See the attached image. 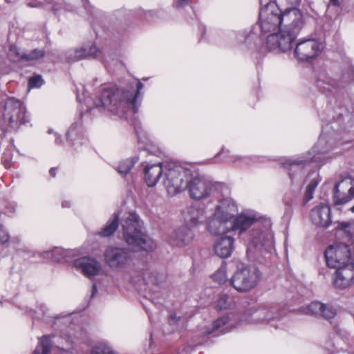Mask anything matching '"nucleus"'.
<instances>
[{
    "mask_svg": "<svg viewBox=\"0 0 354 354\" xmlns=\"http://www.w3.org/2000/svg\"><path fill=\"white\" fill-rule=\"evenodd\" d=\"M322 129L317 144L307 153L286 157L281 160V165L287 170L290 189L297 198L305 182H308L304 196V203L313 198V194L320 182L319 173L309 167L310 162L325 164L330 158L327 154L334 149L344 138L343 133L351 127L350 115L339 113L337 118L326 120L321 116Z\"/></svg>",
    "mask_w": 354,
    "mask_h": 354,
    "instance_id": "1",
    "label": "nucleus"
},
{
    "mask_svg": "<svg viewBox=\"0 0 354 354\" xmlns=\"http://www.w3.org/2000/svg\"><path fill=\"white\" fill-rule=\"evenodd\" d=\"M143 86V84L137 80L131 82L125 88L105 86L102 88L98 98L95 100L87 95L86 90L83 88L82 97L79 91H77L76 97L80 103L85 104L86 111L97 108L122 118L128 112H131L133 114L138 113L142 100L141 91Z\"/></svg>",
    "mask_w": 354,
    "mask_h": 354,
    "instance_id": "2",
    "label": "nucleus"
},
{
    "mask_svg": "<svg viewBox=\"0 0 354 354\" xmlns=\"http://www.w3.org/2000/svg\"><path fill=\"white\" fill-rule=\"evenodd\" d=\"M259 20L257 24L261 30L259 38L254 32V28L249 33L242 30L236 34L239 41H244L250 48L258 50V42L264 38L263 35L270 34L279 30L285 26V17L290 14L302 16L301 11L297 8H287L284 11L279 8L277 0H260Z\"/></svg>",
    "mask_w": 354,
    "mask_h": 354,
    "instance_id": "3",
    "label": "nucleus"
},
{
    "mask_svg": "<svg viewBox=\"0 0 354 354\" xmlns=\"http://www.w3.org/2000/svg\"><path fill=\"white\" fill-rule=\"evenodd\" d=\"M304 25L303 16L290 14L285 17V26L277 31L268 35L265 46L268 51L274 53H287L292 49V44Z\"/></svg>",
    "mask_w": 354,
    "mask_h": 354,
    "instance_id": "4",
    "label": "nucleus"
},
{
    "mask_svg": "<svg viewBox=\"0 0 354 354\" xmlns=\"http://www.w3.org/2000/svg\"><path fill=\"white\" fill-rule=\"evenodd\" d=\"M125 242L134 252H151L156 248V243L145 232L143 222L138 215L129 213L121 221Z\"/></svg>",
    "mask_w": 354,
    "mask_h": 354,
    "instance_id": "5",
    "label": "nucleus"
},
{
    "mask_svg": "<svg viewBox=\"0 0 354 354\" xmlns=\"http://www.w3.org/2000/svg\"><path fill=\"white\" fill-rule=\"evenodd\" d=\"M193 176L190 168L176 162H165L162 183L169 195H175L185 190L188 179Z\"/></svg>",
    "mask_w": 354,
    "mask_h": 354,
    "instance_id": "6",
    "label": "nucleus"
},
{
    "mask_svg": "<svg viewBox=\"0 0 354 354\" xmlns=\"http://www.w3.org/2000/svg\"><path fill=\"white\" fill-rule=\"evenodd\" d=\"M274 250V236L270 230V225L263 229H252L247 248L248 256L254 259L258 253L266 256L271 254Z\"/></svg>",
    "mask_w": 354,
    "mask_h": 354,
    "instance_id": "7",
    "label": "nucleus"
},
{
    "mask_svg": "<svg viewBox=\"0 0 354 354\" xmlns=\"http://www.w3.org/2000/svg\"><path fill=\"white\" fill-rule=\"evenodd\" d=\"M261 277L259 269L252 265L241 264L230 281L233 288L240 292H246L257 285Z\"/></svg>",
    "mask_w": 354,
    "mask_h": 354,
    "instance_id": "8",
    "label": "nucleus"
},
{
    "mask_svg": "<svg viewBox=\"0 0 354 354\" xmlns=\"http://www.w3.org/2000/svg\"><path fill=\"white\" fill-rule=\"evenodd\" d=\"M279 317L278 309L270 304H263L248 308L241 315L238 325L270 324Z\"/></svg>",
    "mask_w": 354,
    "mask_h": 354,
    "instance_id": "9",
    "label": "nucleus"
},
{
    "mask_svg": "<svg viewBox=\"0 0 354 354\" xmlns=\"http://www.w3.org/2000/svg\"><path fill=\"white\" fill-rule=\"evenodd\" d=\"M326 264L330 268L343 266L354 262V245L335 243L326 248L324 252Z\"/></svg>",
    "mask_w": 354,
    "mask_h": 354,
    "instance_id": "10",
    "label": "nucleus"
},
{
    "mask_svg": "<svg viewBox=\"0 0 354 354\" xmlns=\"http://www.w3.org/2000/svg\"><path fill=\"white\" fill-rule=\"evenodd\" d=\"M3 118L9 126L15 129L29 121L23 104L15 98H8L4 106Z\"/></svg>",
    "mask_w": 354,
    "mask_h": 354,
    "instance_id": "11",
    "label": "nucleus"
},
{
    "mask_svg": "<svg viewBox=\"0 0 354 354\" xmlns=\"http://www.w3.org/2000/svg\"><path fill=\"white\" fill-rule=\"evenodd\" d=\"M107 266L113 270L124 269L132 261V252L127 248L110 246L104 252Z\"/></svg>",
    "mask_w": 354,
    "mask_h": 354,
    "instance_id": "12",
    "label": "nucleus"
},
{
    "mask_svg": "<svg viewBox=\"0 0 354 354\" xmlns=\"http://www.w3.org/2000/svg\"><path fill=\"white\" fill-rule=\"evenodd\" d=\"M213 183L205 176L196 174L188 179L187 187L189 196L196 201L206 199L212 193Z\"/></svg>",
    "mask_w": 354,
    "mask_h": 354,
    "instance_id": "13",
    "label": "nucleus"
},
{
    "mask_svg": "<svg viewBox=\"0 0 354 354\" xmlns=\"http://www.w3.org/2000/svg\"><path fill=\"white\" fill-rule=\"evenodd\" d=\"M322 49V44L315 39H301L295 46L294 56L299 62H306L315 58Z\"/></svg>",
    "mask_w": 354,
    "mask_h": 354,
    "instance_id": "14",
    "label": "nucleus"
},
{
    "mask_svg": "<svg viewBox=\"0 0 354 354\" xmlns=\"http://www.w3.org/2000/svg\"><path fill=\"white\" fill-rule=\"evenodd\" d=\"M354 81V68L349 66L348 72L344 74L341 80L329 77L325 73H321L317 77V86L322 93L337 91L344 82Z\"/></svg>",
    "mask_w": 354,
    "mask_h": 354,
    "instance_id": "15",
    "label": "nucleus"
},
{
    "mask_svg": "<svg viewBox=\"0 0 354 354\" xmlns=\"http://www.w3.org/2000/svg\"><path fill=\"white\" fill-rule=\"evenodd\" d=\"M354 198V178L347 176L335 183L333 198L335 205H344Z\"/></svg>",
    "mask_w": 354,
    "mask_h": 354,
    "instance_id": "16",
    "label": "nucleus"
},
{
    "mask_svg": "<svg viewBox=\"0 0 354 354\" xmlns=\"http://www.w3.org/2000/svg\"><path fill=\"white\" fill-rule=\"evenodd\" d=\"M312 223L318 227L327 228L331 223V210L328 205L319 203L314 207L310 212Z\"/></svg>",
    "mask_w": 354,
    "mask_h": 354,
    "instance_id": "17",
    "label": "nucleus"
},
{
    "mask_svg": "<svg viewBox=\"0 0 354 354\" xmlns=\"http://www.w3.org/2000/svg\"><path fill=\"white\" fill-rule=\"evenodd\" d=\"M257 221V218L254 211L245 210L232 219L231 233L234 232L241 236Z\"/></svg>",
    "mask_w": 354,
    "mask_h": 354,
    "instance_id": "18",
    "label": "nucleus"
},
{
    "mask_svg": "<svg viewBox=\"0 0 354 354\" xmlns=\"http://www.w3.org/2000/svg\"><path fill=\"white\" fill-rule=\"evenodd\" d=\"M74 266L89 279L99 275L102 269V263L95 258L90 257H83L76 259Z\"/></svg>",
    "mask_w": 354,
    "mask_h": 354,
    "instance_id": "19",
    "label": "nucleus"
},
{
    "mask_svg": "<svg viewBox=\"0 0 354 354\" xmlns=\"http://www.w3.org/2000/svg\"><path fill=\"white\" fill-rule=\"evenodd\" d=\"M185 225L194 227L202 224L206 219L205 210L197 205L187 207L182 212Z\"/></svg>",
    "mask_w": 354,
    "mask_h": 354,
    "instance_id": "20",
    "label": "nucleus"
},
{
    "mask_svg": "<svg viewBox=\"0 0 354 354\" xmlns=\"http://www.w3.org/2000/svg\"><path fill=\"white\" fill-rule=\"evenodd\" d=\"M231 224L230 222L219 216L218 212H214L209 219L207 230L212 235H227L231 233Z\"/></svg>",
    "mask_w": 354,
    "mask_h": 354,
    "instance_id": "21",
    "label": "nucleus"
},
{
    "mask_svg": "<svg viewBox=\"0 0 354 354\" xmlns=\"http://www.w3.org/2000/svg\"><path fill=\"white\" fill-rule=\"evenodd\" d=\"M194 237L193 231L189 227L185 225L171 234L169 242L174 246L184 247L190 244Z\"/></svg>",
    "mask_w": 354,
    "mask_h": 354,
    "instance_id": "22",
    "label": "nucleus"
},
{
    "mask_svg": "<svg viewBox=\"0 0 354 354\" xmlns=\"http://www.w3.org/2000/svg\"><path fill=\"white\" fill-rule=\"evenodd\" d=\"M234 239L231 235L218 237L214 243L213 250L215 254L222 259L228 258L234 250Z\"/></svg>",
    "mask_w": 354,
    "mask_h": 354,
    "instance_id": "23",
    "label": "nucleus"
},
{
    "mask_svg": "<svg viewBox=\"0 0 354 354\" xmlns=\"http://www.w3.org/2000/svg\"><path fill=\"white\" fill-rule=\"evenodd\" d=\"M307 313L319 315L323 318L330 320L337 315V308L329 304H323L319 301H313L307 306Z\"/></svg>",
    "mask_w": 354,
    "mask_h": 354,
    "instance_id": "24",
    "label": "nucleus"
},
{
    "mask_svg": "<svg viewBox=\"0 0 354 354\" xmlns=\"http://www.w3.org/2000/svg\"><path fill=\"white\" fill-rule=\"evenodd\" d=\"M165 162L147 165L145 167V180L149 187L155 186L164 175Z\"/></svg>",
    "mask_w": 354,
    "mask_h": 354,
    "instance_id": "25",
    "label": "nucleus"
},
{
    "mask_svg": "<svg viewBox=\"0 0 354 354\" xmlns=\"http://www.w3.org/2000/svg\"><path fill=\"white\" fill-rule=\"evenodd\" d=\"M236 212L237 206L235 202L232 198H226L219 201L214 212H218L219 216L232 222Z\"/></svg>",
    "mask_w": 354,
    "mask_h": 354,
    "instance_id": "26",
    "label": "nucleus"
},
{
    "mask_svg": "<svg viewBox=\"0 0 354 354\" xmlns=\"http://www.w3.org/2000/svg\"><path fill=\"white\" fill-rule=\"evenodd\" d=\"M70 59L76 61L83 58H95L100 54V49L95 45L86 46L70 50Z\"/></svg>",
    "mask_w": 354,
    "mask_h": 354,
    "instance_id": "27",
    "label": "nucleus"
},
{
    "mask_svg": "<svg viewBox=\"0 0 354 354\" xmlns=\"http://www.w3.org/2000/svg\"><path fill=\"white\" fill-rule=\"evenodd\" d=\"M235 327L236 326L230 323L229 317L224 316L215 320L212 327L211 328H207L205 333L209 335L214 334V335H218L219 334L228 333Z\"/></svg>",
    "mask_w": 354,
    "mask_h": 354,
    "instance_id": "28",
    "label": "nucleus"
},
{
    "mask_svg": "<svg viewBox=\"0 0 354 354\" xmlns=\"http://www.w3.org/2000/svg\"><path fill=\"white\" fill-rule=\"evenodd\" d=\"M221 155L224 156V159L225 161L232 162L236 165L239 166L248 165L253 161V158H256V157L252 156H241L238 155L230 154L229 150H225L223 148L221 150L219 153H217L216 158Z\"/></svg>",
    "mask_w": 354,
    "mask_h": 354,
    "instance_id": "29",
    "label": "nucleus"
},
{
    "mask_svg": "<svg viewBox=\"0 0 354 354\" xmlns=\"http://www.w3.org/2000/svg\"><path fill=\"white\" fill-rule=\"evenodd\" d=\"M119 216V212L114 214L113 218L108 221L104 228L98 232V234L104 237L113 234L118 227Z\"/></svg>",
    "mask_w": 354,
    "mask_h": 354,
    "instance_id": "30",
    "label": "nucleus"
},
{
    "mask_svg": "<svg viewBox=\"0 0 354 354\" xmlns=\"http://www.w3.org/2000/svg\"><path fill=\"white\" fill-rule=\"evenodd\" d=\"M138 158L137 156H133L121 160L119 162L118 166L117 167L118 172L120 175L125 176L130 172V171L133 167L135 164L138 162Z\"/></svg>",
    "mask_w": 354,
    "mask_h": 354,
    "instance_id": "31",
    "label": "nucleus"
},
{
    "mask_svg": "<svg viewBox=\"0 0 354 354\" xmlns=\"http://www.w3.org/2000/svg\"><path fill=\"white\" fill-rule=\"evenodd\" d=\"M91 354H120L111 347L106 342H99L95 344L92 349Z\"/></svg>",
    "mask_w": 354,
    "mask_h": 354,
    "instance_id": "32",
    "label": "nucleus"
},
{
    "mask_svg": "<svg viewBox=\"0 0 354 354\" xmlns=\"http://www.w3.org/2000/svg\"><path fill=\"white\" fill-rule=\"evenodd\" d=\"M41 256L44 258H50L53 262H59L61 260L64 259L66 252L64 248L55 247L51 251H45L42 252Z\"/></svg>",
    "mask_w": 354,
    "mask_h": 354,
    "instance_id": "33",
    "label": "nucleus"
},
{
    "mask_svg": "<svg viewBox=\"0 0 354 354\" xmlns=\"http://www.w3.org/2000/svg\"><path fill=\"white\" fill-rule=\"evenodd\" d=\"M40 346L37 347L33 354H48L51 348V342L48 336H42L39 338Z\"/></svg>",
    "mask_w": 354,
    "mask_h": 354,
    "instance_id": "34",
    "label": "nucleus"
},
{
    "mask_svg": "<svg viewBox=\"0 0 354 354\" xmlns=\"http://www.w3.org/2000/svg\"><path fill=\"white\" fill-rule=\"evenodd\" d=\"M337 228L344 232L351 241L354 242V222L339 223Z\"/></svg>",
    "mask_w": 354,
    "mask_h": 354,
    "instance_id": "35",
    "label": "nucleus"
},
{
    "mask_svg": "<svg viewBox=\"0 0 354 354\" xmlns=\"http://www.w3.org/2000/svg\"><path fill=\"white\" fill-rule=\"evenodd\" d=\"M212 279L220 284L225 283L227 281V266L225 264L221 265V266L212 275Z\"/></svg>",
    "mask_w": 354,
    "mask_h": 354,
    "instance_id": "36",
    "label": "nucleus"
},
{
    "mask_svg": "<svg viewBox=\"0 0 354 354\" xmlns=\"http://www.w3.org/2000/svg\"><path fill=\"white\" fill-rule=\"evenodd\" d=\"M8 56L9 59L13 62L24 61V54H21L19 52V50L15 46H10Z\"/></svg>",
    "mask_w": 354,
    "mask_h": 354,
    "instance_id": "37",
    "label": "nucleus"
},
{
    "mask_svg": "<svg viewBox=\"0 0 354 354\" xmlns=\"http://www.w3.org/2000/svg\"><path fill=\"white\" fill-rule=\"evenodd\" d=\"M45 55V51L41 49H35L29 53L24 54V61H33L42 58Z\"/></svg>",
    "mask_w": 354,
    "mask_h": 354,
    "instance_id": "38",
    "label": "nucleus"
},
{
    "mask_svg": "<svg viewBox=\"0 0 354 354\" xmlns=\"http://www.w3.org/2000/svg\"><path fill=\"white\" fill-rule=\"evenodd\" d=\"M231 298L227 295H222L217 301L216 307L218 310L226 309L231 304Z\"/></svg>",
    "mask_w": 354,
    "mask_h": 354,
    "instance_id": "39",
    "label": "nucleus"
},
{
    "mask_svg": "<svg viewBox=\"0 0 354 354\" xmlns=\"http://www.w3.org/2000/svg\"><path fill=\"white\" fill-rule=\"evenodd\" d=\"M44 84V80L41 75H37L31 77L28 81V86L30 88H38Z\"/></svg>",
    "mask_w": 354,
    "mask_h": 354,
    "instance_id": "40",
    "label": "nucleus"
},
{
    "mask_svg": "<svg viewBox=\"0 0 354 354\" xmlns=\"http://www.w3.org/2000/svg\"><path fill=\"white\" fill-rule=\"evenodd\" d=\"M43 316L44 318V321L46 322L51 324L52 326H53V327H54L55 324H56L57 320L58 322H59L61 319L64 318V317H59V316H56V317L49 316V315H46V312H44Z\"/></svg>",
    "mask_w": 354,
    "mask_h": 354,
    "instance_id": "41",
    "label": "nucleus"
},
{
    "mask_svg": "<svg viewBox=\"0 0 354 354\" xmlns=\"http://www.w3.org/2000/svg\"><path fill=\"white\" fill-rule=\"evenodd\" d=\"M9 240V235L3 226L0 224V243H5Z\"/></svg>",
    "mask_w": 354,
    "mask_h": 354,
    "instance_id": "42",
    "label": "nucleus"
},
{
    "mask_svg": "<svg viewBox=\"0 0 354 354\" xmlns=\"http://www.w3.org/2000/svg\"><path fill=\"white\" fill-rule=\"evenodd\" d=\"M183 321V318L177 317L175 313H171L168 319V322L170 325H175Z\"/></svg>",
    "mask_w": 354,
    "mask_h": 354,
    "instance_id": "43",
    "label": "nucleus"
},
{
    "mask_svg": "<svg viewBox=\"0 0 354 354\" xmlns=\"http://www.w3.org/2000/svg\"><path fill=\"white\" fill-rule=\"evenodd\" d=\"M191 0H174V5L176 8H183L189 4Z\"/></svg>",
    "mask_w": 354,
    "mask_h": 354,
    "instance_id": "44",
    "label": "nucleus"
},
{
    "mask_svg": "<svg viewBox=\"0 0 354 354\" xmlns=\"http://www.w3.org/2000/svg\"><path fill=\"white\" fill-rule=\"evenodd\" d=\"M325 348L327 350H328V354H353L350 351H344V350H337V351L331 350L330 351V348L327 346H326Z\"/></svg>",
    "mask_w": 354,
    "mask_h": 354,
    "instance_id": "45",
    "label": "nucleus"
},
{
    "mask_svg": "<svg viewBox=\"0 0 354 354\" xmlns=\"http://www.w3.org/2000/svg\"><path fill=\"white\" fill-rule=\"evenodd\" d=\"M148 151L149 153H151V154L156 155L159 151L158 149H156L154 147H152L151 149L149 148V146H147L146 149L143 151V152Z\"/></svg>",
    "mask_w": 354,
    "mask_h": 354,
    "instance_id": "46",
    "label": "nucleus"
},
{
    "mask_svg": "<svg viewBox=\"0 0 354 354\" xmlns=\"http://www.w3.org/2000/svg\"><path fill=\"white\" fill-rule=\"evenodd\" d=\"M97 285L95 283H93V286H92L91 297H93L95 296V295L97 293Z\"/></svg>",
    "mask_w": 354,
    "mask_h": 354,
    "instance_id": "47",
    "label": "nucleus"
},
{
    "mask_svg": "<svg viewBox=\"0 0 354 354\" xmlns=\"http://www.w3.org/2000/svg\"><path fill=\"white\" fill-rule=\"evenodd\" d=\"M56 170H57V168L55 167H52L50 168V171H49V174L51 176H53V178L55 177L56 176Z\"/></svg>",
    "mask_w": 354,
    "mask_h": 354,
    "instance_id": "48",
    "label": "nucleus"
},
{
    "mask_svg": "<svg viewBox=\"0 0 354 354\" xmlns=\"http://www.w3.org/2000/svg\"><path fill=\"white\" fill-rule=\"evenodd\" d=\"M55 143L57 145H59V144L62 143V140L59 138V135H57V133H55Z\"/></svg>",
    "mask_w": 354,
    "mask_h": 354,
    "instance_id": "49",
    "label": "nucleus"
},
{
    "mask_svg": "<svg viewBox=\"0 0 354 354\" xmlns=\"http://www.w3.org/2000/svg\"><path fill=\"white\" fill-rule=\"evenodd\" d=\"M15 210V206H11L7 208V210L6 212V214H11L13 213Z\"/></svg>",
    "mask_w": 354,
    "mask_h": 354,
    "instance_id": "50",
    "label": "nucleus"
},
{
    "mask_svg": "<svg viewBox=\"0 0 354 354\" xmlns=\"http://www.w3.org/2000/svg\"><path fill=\"white\" fill-rule=\"evenodd\" d=\"M329 1L334 6H338L339 4V0H329Z\"/></svg>",
    "mask_w": 354,
    "mask_h": 354,
    "instance_id": "51",
    "label": "nucleus"
},
{
    "mask_svg": "<svg viewBox=\"0 0 354 354\" xmlns=\"http://www.w3.org/2000/svg\"><path fill=\"white\" fill-rule=\"evenodd\" d=\"M77 315L75 314H71V315H68V317H70L71 319H73L75 317H76Z\"/></svg>",
    "mask_w": 354,
    "mask_h": 354,
    "instance_id": "52",
    "label": "nucleus"
},
{
    "mask_svg": "<svg viewBox=\"0 0 354 354\" xmlns=\"http://www.w3.org/2000/svg\"><path fill=\"white\" fill-rule=\"evenodd\" d=\"M351 211L354 213V205L351 208Z\"/></svg>",
    "mask_w": 354,
    "mask_h": 354,
    "instance_id": "53",
    "label": "nucleus"
},
{
    "mask_svg": "<svg viewBox=\"0 0 354 354\" xmlns=\"http://www.w3.org/2000/svg\"><path fill=\"white\" fill-rule=\"evenodd\" d=\"M151 302H153V303L154 302L156 304H157L158 303V301H157V302H155V301H153V299H151Z\"/></svg>",
    "mask_w": 354,
    "mask_h": 354,
    "instance_id": "54",
    "label": "nucleus"
},
{
    "mask_svg": "<svg viewBox=\"0 0 354 354\" xmlns=\"http://www.w3.org/2000/svg\"><path fill=\"white\" fill-rule=\"evenodd\" d=\"M138 140H139V142H140V135H139V134H138Z\"/></svg>",
    "mask_w": 354,
    "mask_h": 354,
    "instance_id": "55",
    "label": "nucleus"
},
{
    "mask_svg": "<svg viewBox=\"0 0 354 354\" xmlns=\"http://www.w3.org/2000/svg\"><path fill=\"white\" fill-rule=\"evenodd\" d=\"M335 330L337 333H339V329L336 328Z\"/></svg>",
    "mask_w": 354,
    "mask_h": 354,
    "instance_id": "56",
    "label": "nucleus"
},
{
    "mask_svg": "<svg viewBox=\"0 0 354 354\" xmlns=\"http://www.w3.org/2000/svg\"><path fill=\"white\" fill-rule=\"evenodd\" d=\"M330 346H331L332 348H333V347H334V344H331V345H330Z\"/></svg>",
    "mask_w": 354,
    "mask_h": 354,
    "instance_id": "57",
    "label": "nucleus"
}]
</instances>
